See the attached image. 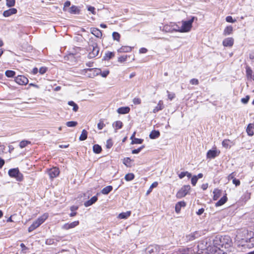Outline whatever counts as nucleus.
<instances>
[{
  "label": "nucleus",
  "instance_id": "1",
  "mask_svg": "<svg viewBox=\"0 0 254 254\" xmlns=\"http://www.w3.org/2000/svg\"><path fill=\"white\" fill-rule=\"evenodd\" d=\"M232 240L229 236H216L213 240V246L219 248L227 249L231 246Z\"/></svg>",
  "mask_w": 254,
  "mask_h": 254
},
{
  "label": "nucleus",
  "instance_id": "2",
  "mask_svg": "<svg viewBox=\"0 0 254 254\" xmlns=\"http://www.w3.org/2000/svg\"><path fill=\"white\" fill-rule=\"evenodd\" d=\"M198 249L201 250V253L206 254H224L225 252L219 248L215 247L211 245L210 243L208 244L205 242V245L203 243L198 245Z\"/></svg>",
  "mask_w": 254,
  "mask_h": 254
},
{
  "label": "nucleus",
  "instance_id": "3",
  "mask_svg": "<svg viewBox=\"0 0 254 254\" xmlns=\"http://www.w3.org/2000/svg\"><path fill=\"white\" fill-rule=\"evenodd\" d=\"M239 238L237 237L238 245L242 246L244 248L251 249L254 247V237H250L248 236L245 239H242L241 240H238Z\"/></svg>",
  "mask_w": 254,
  "mask_h": 254
},
{
  "label": "nucleus",
  "instance_id": "4",
  "mask_svg": "<svg viewBox=\"0 0 254 254\" xmlns=\"http://www.w3.org/2000/svg\"><path fill=\"white\" fill-rule=\"evenodd\" d=\"M196 18L195 17L192 16L191 19L187 21H182V25L181 27L180 26V32H188L190 31L192 27V24L194 19Z\"/></svg>",
  "mask_w": 254,
  "mask_h": 254
},
{
  "label": "nucleus",
  "instance_id": "5",
  "mask_svg": "<svg viewBox=\"0 0 254 254\" xmlns=\"http://www.w3.org/2000/svg\"><path fill=\"white\" fill-rule=\"evenodd\" d=\"M162 30L165 32L172 33L173 32H180V26L175 23L171 22L169 24L165 25Z\"/></svg>",
  "mask_w": 254,
  "mask_h": 254
},
{
  "label": "nucleus",
  "instance_id": "6",
  "mask_svg": "<svg viewBox=\"0 0 254 254\" xmlns=\"http://www.w3.org/2000/svg\"><path fill=\"white\" fill-rule=\"evenodd\" d=\"M8 175L10 177L15 178L17 181L21 182L23 179V175L19 172L17 168L9 170Z\"/></svg>",
  "mask_w": 254,
  "mask_h": 254
},
{
  "label": "nucleus",
  "instance_id": "7",
  "mask_svg": "<svg viewBox=\"0 0 254 254\" xmlns=\"http://www.w3.org/2000/svg\"><path fill=\"white\" fill-rule=\"evenodd\" d=\"M79 50V48L78 47L73 49L72 51L69 52V53L64 57V59L70 61L71 62H77L78 61L76 58L78 56H77L78 54L76 51Z\"/></svg>",
  "mask_w": 254,
  "mask_h": 254
},
{
  "label": "nucleus",
  "instance_id": "8",
  "mask_svg": "<svg viewBox=\"0 0 254 254\" xmlns=\"http://www.w3.org/2000/svg\"><path fill=\"white\" fill-rule=\"evenodd\" d=\"M84 71H85V73L86 74L87 76L90 78H93L94 77L101 73V69L98 68H86L84 69Z\"/></svg>",
  "mask_w": 254,
  "mask_h": 254
},
{
  "label": "nucleus",
  "instance_id": "9",
  "mask_svg": "<svg viewBox=\"0 0 254 254\" xmlns=\"http://www.w3.org/2000/svg\"><path fill=\"white\" fill-rule=\"evenodd\" d=\"M190 187V185L184 186L177 193L176 197L178 198H181L185 197L189 192Z\"/></svg>",
  "mask_w": 254,
  "mask_h": 254
},
{
  "label": "nucleus",
  "instance_id": "10",
  "mask_svg": "<svg viewBox=\"0 0 254 254\" xmlns=\"http://www.w3.org/2000/svg\"><path fill=\"white\" fill-rule=\"evenodd\" d=\"M15 81L19 85H26L28 83V79L23 75H17L14 79Z\"/></svg>",
  "mask_w": 254,
  "mask_h": 254
},
{
  "label": "nucleus",
  "instance_id": "11",
  "mask_svg": "<svg viewBox=\"0 0 254 254\" xmlns=\"http://www.w3.org/2000/svg\"><path fill=\"white\" fill-rule=\"evenodd\" d=\"M220 152L217 150L216 148L213 150H209L207 153V158L209 159H213L218 156Z\"/></svg>",
  "mask_w": 254,
  "mask_h": 254
},
{
  "label": "nucleus",
  "instance_id": "12",
  "mask_svg": "<svg viewBox=\"0 0 254 254\" xmlns=\"http://www.w3.org/2000/svg\"><path fill=\"white\" fill-rule=\"evenodd\" d=\"M49 175L52 179L57 177L60 173L59 169L57 167H53L49 171Z\"/></svg>",
  "mask_w": 254,
  "mask_h": 254
},
{
  "label": "nucleus",
  "instance_id": "13",
  "mask_svg": "<svg viewBox=\"0 0 254 254\" xmlns=\"http://www.w3.org/2000/svg\"><path fill=\"white\" fill-rule=\"evenodd\" d=\"M99 48L97 47L96 44L92 46V51L89 53V57L90 58L97 56L99 54Z\"/></svg>",
  "mask_w": 254,
  "mask_h": 254
},
{
  "label": "nucleus",
  "instance_id": "14",
  "mask_svg": "<svg viewBox=\"0 0 254 254\" xmlns=\"http://www.w3.org/2000/svg\"><path fill=\"white\" fill-rule=\"evenodd\" d=\"M79 224V221H75L74 222H72L70 223H65L64 224L63 227L62 228L63 229L65 230H68L69 229L73 228L77 226Z\"/></svg>",
  "mask_w": 254,
  "mask_h": 254
},
{
  "label": "nucleus",
  "instance_id": "15",
  "mask_svg": "<svg viewBox=\"0 0 254 254\" xmlns=\"http://www.w3.org/2000/svg\"><path fill=\"white\" fill-rule=\"evenodd\" d=\"M17 12V10L15 8H11L8 9V10H5L3 12V16L7 17H9L13 14H16Z\"/></svg>",
  "mask_w": 254,
  "mask_h": 254
},
{
  "label": "nucleus",
  "instance_id": "16",
  "mask_svg": "<svg viewBox=\"0 0 254 254\" xmlns=\"http://www.w3.org/2000/svg\"><path fill=\"white\" fill-rule=\"evenodd\" d=\"M234 44V39L231 37L225 38L223 41V45L224 47H232Z\"/></svg>",
  "mask_w": 254,
  "mask_h": 254
},
{
  "label": "nucleus",
  "instance_id": "17",
  "mask_svg": "<svg viewBox=\"0 0 254 254\" xmlns=\"http://www.w3.org/2000/svg\"><path fill=\"white\" fill-rule=\"evenodd\" d=\"M200 236V235L199 233L196 231L187 235L186 237L188 241H191L195 240L196 238H198Z\"/></svg>",
  "mask_w": 254,
  "mask_h": 254
},
{
  "label": "nucleus",
  "instance_id": "18",
  "mask_svg": "<svg viewBox=\"0 0 254 254\" xmlns=\"http://www.w3.org/2000/svg\"><path fill=\"white\" fill-rule=\"evenodd\" d=\"M222 144L223 147L227 149L230 148L232 145H234V143L229 139H225L222 141Z\"/></svg>",
  "mask_w": 254,
  "mask_h": 254
},
{
  "label": "nucleus",
  "instance_id": "19",
  "mask_svg": "<svg viewBox=\"0 0 254 254\" xmlns=\"http://www.w3.org/2000/svg\"><path fill=\"white\" fill-rule=\"evenodd\" d=\"M98 200V197L97 196H94L91 198L86 201H85L84 203V205L85 207H88L91 206L94 203H95Z\"/></svg>",
  "mask_w": 254,
  "mask_h": 254
},
{
  "label": "nucleus",
  "instance_id": "20",
  "mask_svg": "<svg viewBox=\"0 0 254 254\" xmlns=\"http://www.w3.org/2000/svg\"><path fill=\"white\" fill-rule=\"evenodd\" d=\"M91 33L97 38H101L102 36L101 30L96 28H91Z\"/></svg>",
  "mask_w": 254,
  "mask_h": 254
},
{
  "label": "nucleus",
  "instance_id": "21",
  "mask_svg": "<svg viewBox=\"0 0 254 254\" xmlns=\"http://www.w3.org/2000/svg\"><path fill=\"white\" fill-rule=\"evenodd\" d=\"M49 215L45 213L40 217H39L36 221L40 225L48 218Z\"/></svg>",
  "mask_w": 254,
  "mask_h": 254
},
{
  "label": "nucleus",
  "instance_id": "22",
  "mask_svg": "<svg viewBox=\"0 0 254 254\" xmlns=\"http://www.w3.org/2000/svg\"><path fill=\"white\" fill-rule=\"evenodd\" d=\"M186 205V203L185 201H179L176 204L175 206V211L176 212L178 213L180 212L181 207H185Z\"/></svg>",
  "mask_w": 254,
  "mask_h": 254
},
{
  "label": "nucleus",
  "instance_id": "23",
  "mask_svg": "<svg viewBox=\"0 0 254 254\" xmlns=\"http://www.w3.org/2000/svg\"><path fill=\"white\" fill-rule=\"evenodd\" d=\"M130 108L128 107H122L118 109L117 112L120 114H126L129 113Z\"/></svg>",
  "mask_w": 254,
  "mask_h": 254
},
{
  "label": "nucleus",
  "instance_id": "24",
  "mask_svg": "<svg viewBox=\"0 0 254 254\" xmlns=\"http://www.w3.org/2000/svg\"><path fill=\"white\" fill-rule=\"evenodd\" d=\"M164 104L162 100H160L157 105L156 107L154 108L153 110V112L154 113H156L159 111L160 110H162L164 108Z\"/></svg>",
  "mask_w": 254,
  "mask_h": 254
},
{
  "label": "nucleus",
  "instance_id": "25",
  "mask_svg": "<svg viewBox=\"0 0 254 254\" xmlns=\"http://www.w3.org/2000/svg\"><path fill=\"white\" fill-rule=\"evenodd\" d=\"M123 123L120 121H118L113 124V126L115 127V132H117L118 129H120L123 127Z\"/></svg>",
  "mask_w": 254,
  "mask_h": 254
},
{
  "label": "nucleus",
  "instance_id": "26",
  "mask_svg": "<svg viewBox=\"0 0 254 254\" xmlns=\"http://www.w3.org/2000/svg\"><path fill=\"white\" fill-rule=\"evenodd\" d=\"M214 195H213V199L214 200H217L221 195L222 191L220 190H219L218 189H215L213 190V192Z\"/></svg>",
  "mask_w": 254,
  "mask_h": 254
},
{
  "label": "nucleus",
  "instance_id": "27",
  "mask_svg": "<svg viewBox=\"0 0 254 254\" xmlns=\"http://www.w3.org/2000/svg\"><path fill=\"white\" fill-rule=\"evenodd\" d=\"M227 200L226 194L224 195L221 199L215 203V206L218 207L224 204Z\"/></svg>",
  "mask_w": 254,
  "mask_h": 254
},
{
  "label": "nucleus",
  "instance_id": "28",
  "mask_svg": "<svg viewBox=\"0 0 254 254\" xmlns=\"http://www.w3.org/2000/svg\"><path fill=\"white\" fill-rule=\"evenodd\" d=\"M160 132L158 130H153L149 134L151 139H156L160 136Z\"/></svg>",
  "mask_w": 254,
  "mask_h": 254
},
{
  "label": "nucleus",
  "instance_id": "29",
  "mask_svg": "<svg viewBox=\"0 0 254 254\" xmlns=\"http://www.w3.org/2000/svg\"><path fill=\"white\" fill-rule=\"evenodd\" d=\"M233 30V28L232 26L230 25L227 26L224 30L223 35L224 36L230 35L231 34H232Z\"/></svg>",
  "mask_w": 254,
  "mask_h": 254
},
{
  "label": "nucleus",
  "instance_id": "30",
  "mask_svg": "<svg viewBox=\"0 0 254 254\" xmlns=\"http://www.w3.org/2000/svg\"><path fill=\"white\" fill-rule=\"evenodd\" d=\"M79 11L80 10L77 6L72 5L69 9L68 12L71 14H79Z\"/></svg>",
  "mask_w": 254,
  "mask_h": 254
},
{
  "label": "nucleus",
  "instance_id": "31",
  "mask_svg": "<svg viewBox=\"0 0 254 254\" xmlns=\"http://www.w3.org/2000/svg\"><path fill=\"white\" fill-rule=\"evenodd\" d=\"M130 214L131 212L130 211H127L126 212H122L119 215L118 218L120 219H127L130 215Z\"/></svg>",
  "mask_w": 254,
  "mask_h": 254
},
{
  "label": "nucleus",
  "instance_id": "32",
  "mask_svg": "<svg viewBox=\"0 0 254 254\" xmlns=\"http://www.w3.org/2000/svg\"><path fill=\"white\" fill-rule=\"evenodd\" d=\"M254 128V125L250 124L247 128V132L249 135L252 136L254 134V131L253 129Z\"/></svg>",
  "mask_w": 254,
  "mask_h": 254
},
{
  "label": "nucleus",
  "instance_id": "33",
  "mask_svg": "<svg viewBox=\"0 0 254 254\" xmlns=\"http://www.w3.org/2000/svg\"><path fill=\"white\" fill-rule=\"evenodd\" d=\"M113 190V187L111 186H108L102 189L101 190L102 193L104 194H109Z\"/></svg>",
  "mask_w": 254,
  "mask_h": 254
},
{
  "label": "nucleus",
  "instance_id": "34",
  "mask_svg": "<svg viewBox=\"0 0 254 254\" xmlns=\"http://www.w3.org/2000/svg\"><path fill=\"white\" fill-rule=\"evenodd\" d=\"M114 56L115 54L114 52H108L105 53V56H104V60L108 61L109 60L114 57Z\"/></svg>",
  "mask_w": 254,
  "mask_h": 254
},
{
  "label": "nucleus",
  "instance_id": "35",
  "mask_svg": "<svg viewBox=\"0 0 254 254\" xmlns=\"http://www.w3.org/2000/svg\"><path fill=\"white\" fill-rule=\"evenodd\" d=\"M88 132L85 129H83L80 134L79 139L80 141H83L87 139Z\"/></svg>",
  "mask_w": 254,
  "mask_h": 254
},
{
  "label": "nucleus",
  "instance_id": "36",
  "mask_svg": "<svg viewBox=\"0 0 254 254\" xmlns=\"http://www.w3.org/2000/svg\"><path fill=\"white\" fill-rule=\"evenodd\" d=\"M131 51V48L129 46H123L120 48L118 52L119 53L129 52Z\"/></svg>",
  "mask_w": 254,
  "mask_h": 254
},
{
  "label": "nucleus",
  "instance_id": "37",
  "mask_svg": "<svg viewBox=\"0 0 254 254\" xmlns=\"http://www.w3.org/2000/svg\"><path fill=\"white\" fill-rule=\"evenodd\" d=\"M102 147L98 144H95L93 146V151L96 154H99L102 151Z\"/></svg>",
  "mask_w": 254,
  "mask_h": 254
},
{
  "label": "nucleus",
  "instance_id": "38",
  "mask_svg": "<svg viewBox=\"0 0 254 254\" xmlns=\"http://www.w3.org/2000/svg\"><path fill=\"white\" fill-rule=\"evenodd\" d=\"M40 225L35 221L32 225L28 228V232H31L34 230L36 228H38Z\"/></svg>",
  "mask_w": 254,
  "mask_h": 254
},
{
  "label": "nucleus",
  "instance_id": "39",
  "mask_svg": "<svg viewBox=\"0 0 254 254\" xmlns=\"http://www.w3.org/2000/svg\"><path fill=\"white\" fill-rule=\"evenodd\" d=\"M5 74L7 77H13L15 75V72L11 70H7L5 72Z\"/></svg>",
  "mask_w": 254,
  "mask_h": 254
},
{
  "label": "nucleus",
  "instance_id": "40",
  "mask_svg": "<svg viewBox=\"0 0 254 254\" xmlns=\"http://www.w3.org/2000/svg\"><path fill=\"white\" fill-rule=\"evenodd\" d=\"M134 178V175L133 173H128L126 175L125 179L127 181H130Z\"/></svg>",
  "mask_w": 254,
  "mask_h": 254
},
{
  "label": "nucleus",
  "instance_id": "41",
  "mask_svg": "<svg viewBox=\"0 0 254 254\" xmlns=\"http://www.w3.org/2000/svg\"><path fill=\"white\" fill-rule=\"evenodd\" d=\"M246 68V74H247L248 78L252 79V73H253L252 70L248 66H247Z\"/></svg>",
  "mask_w": 254,
  "mask_h": 254
},
{
  "label": "nucleus",
  "instance_id": "42",
  "mask_svg": "<svg viewBox=\"0 0 254 254\" xmlns=\"http://www.w3.org/2000/svg\"><path fill=\"white\" fill-rule=\"evenodd\" d=\"M68 104L69 106L73 107V111L74 112H77L78 109V106L76 104H75L73 101H70L68 102Z\"/></svg>",
  "mask_w": 254,
  "mask_h": 254
},
{
  "label": "nucleus",
  "instance_id": "43",
  "mask_svg": "<svg viewBox=\"0 0 254 254\" xmlns=\"http://www.w3.org/2000/svg\"><path fill=\"white\" fill-rule=\"evenodd\" d=\"M128 56L127 55H125L119 57L118 61L120 63H123L127 61Z\"/></svg>",
  "mask_w": 254,
  "mask_h": 254
},
{
  "label": "nucleus",
  "instance_id": "44",
  "mask_svg": "<svg viewBox=\"0 0 254 254\" xmlns=\"http://www.w3.org/2000/svg\"><path fill=\"white\" fill-rule=\"evenodd\" d=\"M6 5L7 7H11L15 4V0H6Z\"/></svg>",
  "mask_w": 254,
  "mask_h": 254
},
{
  "label": "nucleus",
  "instance_id": "45",
  "mask_svg": "<svg viewBox=\"0 0 254 254\" xmlns=\"http://www.w3.org/2000/svg\"><path fill=\"white\" fill-rule=\"evenodd\" d=\"M132 160L129 158L127 157L124 159L123 163L127 166H129Z\"/></svg>",
  "mask_w": 254,
  "mask_h": 254
},
{
  "label": "nucleus",
  "instance_id": "46",
  "mask_svg": "<svg viewBox=\"0 0 254 254\" xmlns=\"http://www.w3.org/2000/svg\"><path fill=\"white\" fill-rule=\"evenodd\" d=\"M30 142L27 140H22L19 143V146L21 148L26 147Z\"/></svg>",
  "mask_w": 254,
  "mask_h": 254
},
{
  "label": "nucleus",
  "instance_id": "47",
  "mask_svg": "<svg viewBox=\"0 0 254 254\" xmlns=\"http://www.w3.org/2000/svg\"><path fill=\"white\" fill-rule=\"evenodd\" d=\"M143 141V139L134 138L131 141V144H141Z\"/></svg>",
  "mask_w": 254,
  "mask_h": 254
},
{
  "label": "nucleus",
  "instance_id": "48",
  "mask_svg": "<svg viewBox=\"0 0 254 254\" xmlns=\"http://www.w3.org/2000/svg\"><path fill=\"white\" fill-rule=\"evenodd\" d=\"M113 38L115 40L119 41L120 38V35L118 32H114L112 34Z\"/></svg>",
  "mask_w": 254,
  "mask_h": 254
},
{
  "label": "nucleus",
  "instance_id": "49",
  "mask_svg": "<svg viewBox=\"0 0 254 254\" xmlns=\"http://www.w3.org/2000/svg\"><path fill=\"white\" fill-rule=\"evenodd\" d=\"M77 125V123L75 121H69L66 123V125L68 127H74Z\"/></svg>",
  "mask_w": 254,
  "mask_h": 254
},
{
  "label": "nucleus",
  "instance_id": "50",
  "mask_svg": "<svg viewBox=\"0 0 254 254\" xmlns=\"http://www.w3.org/2000/svg\"><path fill=\"white\" fill-rule=\"evenodd\" d=\"M158 183L157 182H155L152 184V185L150 186L149 190L147 191V194H149L153 188L157 187L158 186Z\"/></svg>",
  "mask_w": 254,
  "mask_h": 254
},
{
  "label": "nucleus",
  "instance_id": "51",
  "mask_svg": "<svg viewBox=\"0 0 254 254\" xmlns=\"http://www.w3.org/2000/svg\"><path fill=\"white\" fill-rule=\"evenodd\" d=\"M105 126V124L102 120H100L97 125V127L99 129H102Z\"/></svg>",
  "mask_w": 254,
  "mask_h": 254
},
{
  "label": "nucleus",
  "instance_id": "52",
  "mask_svg": "<svg viewBox=\"0 0 254 254\" xmlns=\"http://www.w3.org/2000/svg\"><path fill=\"white\" fill-rule=\"evenodd\" d=\"M168 93V98L170 100H172L175 97V94L174 93H171L169 91H167Z\"/></svg>",
  "mask_w": 254,
  "mask_h": 254
},
{
  "label": "nucleus",
  "instance_id": "53",
  "mask_svg": "<svg viewBox=\"0 0 254 254\" xmlns=\"http://www.w3.org/2000/svg\"><path fill=\"white\" fill-rule=\"evenodd\" d=\"M113 145V142L111 139H109L107 140L106 146L107 148H111Z\"/></svg>",
  "mask_w": 254,
  "mask_h": 254
},
{
  "label": "nucleus",
  "instance_id": "54",
  "mask_svg": "<svg viewBox=\"0 0 254 254\" xmlns=\"http://www.w3.org/2000/svg\"><path fill=\"white\" fill-rule=\"evenodd\" d=\"M198 180V178L196 176H193L191 179V182L192 186H195Z\"/></svg>",
  "mask_w": 254,
  "mask_h": 254
},
{
  "label": "nucleus",
  "instance_id": "55",
  "mask_svg": "<svg viewBox=\"0 0 254 254\" xmlns=\"http://www.w3.org/2000/svg\"><path fill=\"white\" fill-rule=\"evenodd\" d=\"M226 21L229 23H234L236 21L235 19H233L231 16H228L226 17Z\"/></svg>",
  "mask_w": 254,
  "mask_h": 254
},
{
  "label": "nucleus",
  "instance_id": "56",
  "mask_svg": "<svg viewBox=\"0 0 254 254\" xmlns=\"http://www.w3.org/2000/svg\"><path fill=\"white\" fill-rule=\"evenodd\" d=\"M47 67L43 66L39 69V72L41 74H43L47 71Z\"/></svg>",
  "mask_w": 254,
  "mask_h": 254
},
{
  "label": "nucleus",
  "instance_id": "57",
  "mask_svg": "<svg viewBox=\"0 0 254 254\" xmlns=\"http://www.w3.org/2000/svg\"><path fill=\"white\" fill-rule=\"evenodd\" d=\"M87 9L88 11H91V13L93 14H95V8L94 7L92 6H87Z\"/></svg>",
  "mask_w": 254,
  "mask_h": 254
},
{
  "label": "nucleus",
  "instance_id": "58",
  "mask_svg": "<svg viewBox=\"0 0 254 254\" xmlns=\"http://www.w3.org/2000/svg\"><path fill=\"white\" fill-rule=\"evenodd\" d=\"M250 99V96L247 95L246 97L243 98L241 99V102L244 104H247Z\"/></svg>",
  "mask_w": 254,
  "mask_h": 254
},
{
  "label": "nucleus",
  "instance_id": "59",
  "mask_svg": "<svg viewBox=\"0 0 254 254\" xmlns=\"http://www.w3.org/2000/svg\"><path fill=\"white\" fill-rule=\"evenodd\" d=\"M190 83L192 84V85H198V83H199V82H198V79H196V78H193V79H191L190 80Z\"/></svg>",
  "mask_w": 254,
  "mask_h": 254
},
{
  "label": "nucleus",
  "instance_id": "60",
  "mask_svg": "<svg viewBox=\"0 0 254 254\" xmlns=\"http://www.w3.org/2000/svg\"><path fill=\"white\" fill-rule=\"evenodd\" d=\"M133 102L135 105H138L141 103V100L138 98H134L133 99Z\"/></svg>",
  "mask_w": 254,
  "mask_h": 254
},
{
  "label": "nucleus",
  "instance_id": "61",
  "mask_svg": "<svg viewBox=\"0 0 254 254\" xmlns=\"http://www.w3.org/2000/svg\"><path fill=\"white\" fill-rule=\"evenodd\" d=\"M70 5V2L69 0H66L64 3V7L63 8L64 11H66L65 7H69Z\"/></svg>",
  "mask_w": 254,
  "mask_h": 254
},
{
  "label": "nucleus",
  "instance_id": "62",
  "mask_svg": "<svg viewBox=\"0 0 254 254\" xmlns=\"http://www.w3.org/2000/svg\"><path fill=\"white\" fill-rule=\"evenodd\" d=\"M100 73L102 77H106L109 73V71L108 70H106L103 71V72L101 71V73Z\"/></svg>",
  "mask_w": 254,
  "mask_h": 254
},
{
  "label": "nucleus",
  "instance_id": "63",
  "mask_svg": "<svg viewBox=\"0 0 254 254\" xmlns=\"http://www.w3.org/2000/svg\"><path fill=\"white\" fill-rule=\"evenodd\" d=\"M233 183L235 184L236 186H238L240 185V181L238 179L235 178L233 180Z\"/></svg>",
  "mask_w": 254,
  "mask_h": 254
},
{
  "label": "nucleus",
  "instance_id": "64",
  "mask_svg": "<svg viewBox=\"0 0 254 254\" xmlns=\"http://www.w3.org/2000/svg\"><path fill=\"white\" fill-rule=\"evenodd\" d=\"M235 173L233 172L228 176V179L229 180H232V181H233V179L235 178Z\"/></svg>",
  "mask_w": 254,
  "mask_h": 254
}]
</instances>
